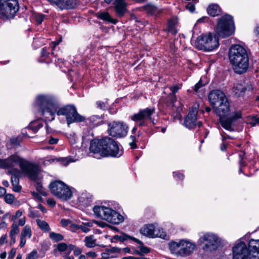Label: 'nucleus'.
<instances>
[{"label":"nucleus","mask_w":259,"mask_h":259,"mask_svg":"<svg viewBox=\"0 0 259 259\" xmlns=\"http://www.w3.org/2000/svg\"><path fill=\"white\" fill-rule=\"evenodd\" d=\"M90 151L95 158L98 159L105 157H119L123 153L118 143L108 137L91 141Z\"/></svg>","instance_id":"obj_1"},{"label":"nucleus","mask_w":259,"mask_h":259,"mask_svg":"<svg viewBox=\"0 0 259 259\" xmlns=\"http://www.w3.org/2000/svg\"><path fill=\"white\" fill-rule=\"evenodd\" d=\"M16 164L20 166L22 172L31 180H37L40 171L38 164L26 160L16 154L12 155L6 159H0V167L3 168H12Z\"/></svg>","instance_id":"obj_2"},{"label":"nucleus","mask_w":259,"mask_h":259,"mask_svg":"<svg viewBox=\"0 0 259 259\" xmlns=\"http://www.w3.org/2000/svg\"><path fill=\"white\" fill-rule=\"evenodd\" d=\"M35 104L38 112L47 120L52 121L59 108L57 99L50 94H40L35 98Z\"/></svg>","instance_id":"obj_3"},{"label":"nucleus","mask_w":259,"mask_h":259,"mask_svg":"<svg viewBox=\"0 0 259 259\" xmlns=\"http://www.w3.org/2000/svg\"><path fill=\"white\" fill-rule=\"evenodd\" d=\"M241 239L233 247V259H259V239H250L248 247Z\"/></svg>","instance_id":"obj_4"},{"label":"nucleus","mask_w":259,"mask_h":259,"mask_svg":"<svg viewBox=\"0 0 259 259\" xmlns=\"http://www.w3.org/2000/svg\"><path fill=\"white\" fill-rule=\"evenodd\" d=\"M229 58L233 70L237 74L245 73L249 66V58L246 50L241 46L234 45L230 49Z\"/></svg>","instance_id":"obj_5"},{"label":"nucleus","mask_w":259,"mask_h":259,"mask_svg":"<svg viewBox=\"0 0 259 259\" xmlns=\"http://www.w3.org/2000/svg\"><path fill=\"white\" fill-rule=\"evenodd\" d=\"M93 211L97 217L113 224H119L124 221L121 214L108 207L95 206L93 207Z\"/></svg>","instance_id":"obj_6"},{"label":"nucleus","mask_w":259,"mask_h":259,"mask_svg":"<svg viewBox=\"0 0 259 259\" xmlns=\"http://www.w3.org/2000/svg\"><path fill=\"white\" fill-rule=\"evenodd\" d=\"M199 236L197 243L202 245V248L204 251L211 252L216 250L219 247L221 239L217 234L212 232H201L199 234Z\"/></svg>","instance_id":"obj_7"},{"label":"nucleus","mask_w":259,"mask_h":259,"mask_svg":"<svg viewBox=\"0 0 259 259\" xmlns=\"http://www.w3.org/2000/svg\"><path fill=\"white\" fill-rule=\"evenodd\" d=\"M219 46L218 37L211 33L199 36L194 42V46L197 49L206 52L212 51L218 48Z\"/></svg>","instance_id":"obj_8"},{"label":"nucleus","mask_w":259,"mask_h":259,"mask_svg":"<svg viewBox=\"0 0 259 259\" xmlns=\"http://www.w3.org/2000/svg\"><path fill=\"white\" fill-rule=\"evenodd\" d=\"M235 30L233 17L229 15L222 16L218 22L216 32L223 38L227 37L232 35Z\"/></svg>","instance_id":"obj_9"},{"label":"nucleus","mask_w":259,"mask_h":259,"mask_svg":"<svg viewBox=\"0 0 259 259\" xmlns=\"http://www.w3.org/2000/svg\"><path fill=\"white\" fill-rule=\"evenodd\" d=\"M56 114L58 116H65L68 126L71 123L80 122L85 119L84 117L77 112L76 107L72 105L59 107Z\"/></svg>","instance_id":"obj_10"},{"label":"nucleus","mask_w":259,"mask_h":259,"mask_svg":"<svg viewBox=\"0 0 259 259\" xmlns=\"http://www.w3.org/2000/svg\"><path fill=\"white\" fill-rule=\"evenodd\" d=\"M50 189L54 196L63 200L70 199L72 196L69 187L62 181H56L51 183Z\"/></svg>","instance_id":"obj_11"},{"label":"nucleus","mask_w":259,"mask_h":259,"mask_svg":"<svg viewBox=\"0 0 259 259\" xmlns=\"http://www.w3.org/2000/svg\"><path fill=\"white\" fill-rule=\"evenodd\" d=\"M19 9L17 0H0V14L3 18H13Z\"/></svg>","instance_id":"obj_12"},{"label":"nucleus","mask_w":259,"mask_h":259,"mask_svg":"<svg viewBox=\"0 0 259 259\" xmlns=\"http://www.w3.org/2000/svg\"><path fill=\"white\" fill-rule=\"evenodd\" d=\"M140 233L148 238L156 237L167 239L168 236L163 230L160 228H156L154 224H148L143 225L140 229Z\"/></svg>","instance_id":"obj_13"},{"label":"nucleus","mask_w":259,"mask_h":259,"mask_svg":"<svg viewBox=\"0 0 259 259\" xmlns=\"http://www.w3.org/2000/svg\"><path fill=\"white\" fill-rule=\"evenodd\" d=\"M155 112V109H151L146 108L145 109L140 110L138 113L134 114L131 119L132 120L139 122V126H146L147 125V121L150 120L153 124L155 123L152 118L151 116Z\"/></svg>","instance_id":"obj_14"},{"label":"nucleus","mask_w":259,"mask_h":259,"mask_svg":"<svg viewBox=\"0 0 259 259\" xmlns=\"http://www.w3.org/2000/svg\"><path fill=\"white\" fill-rule=\"evenodd\" d=\"M127 128L123 122L112 121L108 123V133L112 137H123L126 135Z\"/></svg>","instance_id":"obj_15"},{"label":"nucleus","mask_w":259,"mask_h":259,"mask_svg":"<svg viewBox=\"0 0 259 259\" xmlns=\"http://www.w3.org/2000/svg\"><path fill=\"white\" fill-rule=\"evenodd\" d=\"M198 108V105H196L190 109L184 121V125L186 127L191 129L194 128L197 125L199 127L202 125V122L201 121H197V120Z\"/></svg>","instance_id":"obj_16"},{"label":"nucleus","mask_w":259,"mask_h":259,"mask_svg":"<svg viewBox=\"0 0 259 259\" xmlns=\"http://www.w3.org/2000/svg\"><path fill=\"white\" fill-rule=\"evenodd\" d=\"M241 116L242 113L240 111L234 112L230 117H220L221 124L226 130L233 131L234 130L232 126L234 125L235 121L240 118Z\"/></svg>","instance_id":"obj_17"},{"label":"nucleus","mask_w":259,"mask_h":259,"mask_svg":"<svg viewBox=\"0 0 259 259\" xmlns=\"http://www.w3.org/2000/svg\"><path fill=\"white\" fill-rule=\"evenodd\" d=\"M196 245L187 239L181 240L180 256H186L191 254L195 249Z\"/></svg>","instance_id":"obj_18"},{"label":"nucleus","mask_w":259,"mask_h":259,"mask_svg":"<svg viewBox=\"0 0 259 259\" xmlns=\"http://www.w3.org/2000/svg\"><path fill=\"white\" fill-rule=\"evenodd\" d=\"M227 98L225 94L219 90L211 91L208 95V100L213 107L221 103Z\"/></svg>","instance_id":"obj_19"},{"label":"nucleus","mask_w":259,"mask_h":259,"mask_svg":"<svg viewBox=\"0 0 259 259\" xmlns=\"http://www.w3.org/2000/svg\"><path fill=\"white\" fill-rule=\"evenodd\" d=\"M213 108L216 114L220 117H224L228 115L230 109V103L227 98L221 101V103L214 106Z\"/></svg>","instance_id":"obj_20"},{"label":"nucleus","mask_w":259,"mask_h":259,"mask_svg":"<svg viewBox=\"0 0 259 259\" xmlns=\"http://www.w3.org/2000/svg\"><path fill=\"white\" fill-rule=\"evenodd\" d=\"M51 5L57 6L60 9L74 8L77 5V0H47Z\"/></svg>","instance_id":"obj_21"},{"label":"nucleus","mask_w":259,"mask_h":259,"mask_svg":"<svg viewBox=\"0 0 259 259\" xmlns=\"http://www.w3.org/2000/svg\"><path fill=\"white\" fill-rule=\"evenodd\" d=\"M9 172L12 175L11 183L13 187V190L15 192H19L21 189V187L19 185L20 170L18 168H12L9 170Z\"/></svg>","instance_id":"obj_22"},{"label":"nucleus","mask_w":259,"mask_h":259,"mask_svg":"<svg viewBox=\"0 0 259 259\" xmlns=\"http://www.w3.org/2000/svg\"><path fill=\"white\" fill-rule=\"evenodd\" d=\"M114 5L117 15L119 17H122L126 11L124 0H115Z\"/></svg>","instance_id":"obj_23"},{"label":"nucleus","mask_w":259,"mask_h":259,"mask_svg":"<svg viewBox=\"0 0 259 259\" xmlns=\"http://www.w3.org/2000/svg\"><path fill=\"white\" fill-rule=\"evenodd\" d=\"M168 248L171 253L180 256L179 252L181 248V240L179 242L171 241L168 244Z\"/></svg>","instance_id":"obj_24"},{"label":"nucleus","mask_w":259,"mask_h":259,"mask_svg":"<svg viewBox=\"0 0 259 259\" xmlns=\"http://www.w3.org/2000/svg\"><path fill=\"white\" fill-rule=\"evenodd\" d=\"M96 16L102 20L107 21L109 23L115 24L117 20L113 19L108 12H99L96 14Z\"/></svg>","instance_id":"obj_25"},{"label":"nucleus","mask_w":259,"mask_h":259,"mask_svg":"<svg viewBox=\"0 0 259 259\" xmlns=\"http://www.w3.org/2000/svg\"><path fill=\"white\" fill-rule=\"evenodd\" d=\"M208 14L213 17L219 15L221 12V9L217 4L210 5L207 9Z\"/></svg>","instance_id":"obj_26"},{"label":"nucleus","mask_w":259,"mask_h":259,"mask_svg":"<svg viewBox=\"0 0 259 259\" xmlns=\"http://www.w3.org/2000/svg\"><path fill=\"white\" fill-rule=\"evenodd\" d=\"M79 202L82 205L88 206L92 202L91 196L87 193L81 194L78 198Z\"/></svg>","instance_id":"obj_27"},{"label":"nucleus","mask_w":259,"mask_h":259,"mask_svg":"<svg viewBox=\"0 0 259 259\" xmlns=\"http://www.w3.org/2000/svg\"><path fill=\"white\" fill-rule=\"evenodd\" d=\"M204 84H203L201 82V80H200L197 83L193 90L195 94H197L199 97H202L204 96Z\"/></svg>","instance_id":"obj_28"},{"label":"nucleus","mask_w":259,"mask_h":259,"mask_svg":"<svg viewBox=\"0 0 259 259\" xmlns=\"http://www.w3.org/2000/svg\"><path fill=\"white\" fill-rule=\"evenodd\" d=\"M142 9L146 11L148 14L151 15H155L158 12L157 8L155 5L151 4H147L143 7Z\"/></svg>","instance_id":"obj_29"},{"label":"nucleus","mask_w":259,"mask_h":259,"mask_svg":"<svg viewBox=\"0 0 259 259\" xmlns=\"http://www.w3.org/2000/svg\"><path fill=\"white\" fill-rule=\"evenodd\" d=\"M177 23V20L175 18L171 19L168 22V31L172 34H175L177 33V30L176 28Z\"/></svg>","instance_id":"obj_30"},{"label":"nucleus","mask_w":259,"mask_h":259,"mask_svg":"<svg viewBox=\"0 0 259 259\" xmlns=\"http://www.w3.org/2000/svg\"><path fill=\"white\" fill-rule=\"evenodd\" d=\"M245 91V88L241 83H237L233 87V92L238 96L242 95Z\"/></svg>","instance_id":"obj_31"},{"label":"nucleus","mask_w":259,"mask_h":259,"mask_svg":"<svg viewBox=\"0 0 259 259\" xmlns=\"http://www.w3.org/2000/svg\"><path fill=\"white\" fill-rule=\"evenodd\" d=\"M36 223L39 228L45 232H49L50 231V228L48 223L45 221L39 219L36 220Z\"/></svg>","instance_id":"obj_32"},{"label":"nucleus","mask_w":259,"mask_h":259,"mask_svg":"<svg viewBox=\"0 0 259 259\" xmlns=\"http://www.w3.org/2000/svg\"><path fill=\"white\" fill-rule=\"evenodd\" d=\"M85 245L87 247L93 248L96 246V240L93 235L87 236L84 238Z\"/></svg>","instance_id":"obj_33"},{"label":"nucleus","mask_w":259,"mask_h":259,"mask_svg":"<svg viewBox=\"0 0 259 259\" xmlns=\"http://www.w3.org/2000/svg\"><path fill=\"white\" fill-rule=\"evenodd\" d=\"M42 127V123L39 122L38 121H34L29 124L28 128L32 130L34 133H36L38 130Z\"/></svg>","instance_id":"obj_34"},{"label":"nucleus","mask_w":259,"mask_h":259,"mask_svg":"<svg viewBox=\"0 0 259 259\" xmlns=\"http://www.w3.org/2000/svg\"><path fill=\"white\" fill-rule=\"evenodd\" d=\"M131 239L139 244V247L140 248V252L144 253H146L149 252V249L148 247L144 246V244L142 241L135 237H131Z\"/></svg>","instance_id":"obj_35"},{"label":"nucleus","mask_w":259,"mask_h":259,"mask_svg":"<svg viewBox=\"0 0 259 259\" xmlns=\"http://www.w3.org/2000/svg\"><path fill=\"white\" fill-rule=\"evenodd\" d=\"M247 121L248 124L252 126L259 124V117L255 115H250L247 117Z\"/></svg>","instance_id":"obj_36"},{"label":"nucleus","mask_w":259,"mask_h":259,"mask_svg":"<svg viewBox=\"0 0 259 259\" xmlns=\"http://www.w3.org/2000/svg\"><path fill=\"white\" fill-rule=\"evenodd\" d=\"M49 237L54 242H59L64 239V236L59 233L54 232H51L49 234Z\"/></svg>","instance_id":"obj_37"},{"label":"nucleus","mask_w":259,"mask_h":259,"mask_svg":"<svg viewBox=\"0 0 259 259\" xmlns=\"http://www.w3.org/2000/svg\"><path fill=\"white\" fill-rule=\"evenodd\" d=\"M32 235V231L30 227L28 225H26L23 229L20 236L26 238L27 237L30 238Z\"/></svg>","instance_id":"obj_38"},{"label":"nucleus","mask_w":259,"mask_h":259,"mask_svg":"<svg viewBox=\"0 0 259 259\" xmlns=\"http://www.w3.org/2000/svg\"><path fill=\"white\" fill-rule=\"evenodd\" d=\"M89 120L94 125L97 126L100 124L102 121L101 118L98 115H93L89 118Z\"/></svg>","instance_id":"obj_39"},{"label":"nucleus","mask_w":259,"mask_h":259,"mask_svg":"<svg viewBox=\"0 0 259 259\" xmlns=\"http://www.w3.org/2000/svg\"><path fill=\"white\" fill-rule=\"evenodd\" d=\"M19 232L18 225L16 222H14L11 226V230L10 231V234L16 235Z\"/></svg>","instance_id":"obj_40"},{"label":"nucleus","mask_w":259,"mask_h":259,"mask_svg":"<svg viewBox=\"0 0 259 259\" xmlns=\"http://www.w3.org/2000/svg\"><path fill=\"white\" fill-rule=\"evenodd\" d=\"M91 226L92 224L91 223H88L87 224H84L79 226L78 229H80L83 232L87 233L90 231L89 227Z\"/></svg>","instance_id":"obj_41"},{"label":"nucleus","mask_w":259,"mask_h":259,"mask_svg":"<svg viewBox=\"0 0 259 259\" xmlns=\"http://www.w3.org/2000/svg\"><path fill=\"white\" fill-rule=\"evenodd\" d=\"M194 2V3H189L186 6V8L187 10H188L190 12L192 13L195 11V6L194 5L196 4L198 0H192Z\"/></svg>","instance_id":"obj_42"},{"label":"nucleus","mask_w":259,"mask_h":259,"mask_svg":"<svg viewBox=\"0 0 259 259\" xmlns=\"http://www.w3.org/2000/svg\"><path fill=\"white\" fill-rule=\"evenodd\" d=\"M244 155V152H242L239 155V158H240V160H239L240 168H239V172H242L241 167H243V166H245L246 165V163L243 161V156Z\"/></svg>","instance_id":"obj_43"},{"label":"nucleus","mask_w":259,"mask_h":259,"mask_svg":"<svg viewBox=\"0 0 259 259\" xmlns=\"http://www.w3.org/2000/svg\"><path fill=\"white\" fill-rule=\"evenodd\" d=\"M38 257L37 252L36 250H33L30 253H28L26 259H37Z\"/></svg>","instance_id":"obj_44"},{"label":"nucleus","mask_w":259,"mask_h":259,"mask_svg":"<svg viewBox=\"0 0 259 259\" xmlns=\"http://www.w3.org/2000/svg\"><path fill=\"white\" fill-rule=\"evenodd\" d=\"M57 249L60 252H63L66 250L68 248L67 244L65 243H60L57 244Z\"/></svg>","instance_id":"obj_45"},{"label":"nucleus","mask_w":259,"mask_h":259,"mask_svg":"<svg viewBox=\"0 0 259 259\" xmlns=\"http://www.w3.org/2000/svg\"><path fill=\"white\" fill-rule=\"evenodd\" d=\"M14 200V196L12 194H7L5 197V201L7 203L12 204Z\"/></svg>","instance_id":"obj_46"},{"label":"nucleus","mask_w":259,"mask_h":259,"mask_svg":"<svg viewBox=\"0 0 259 259\" xmlns=\"http://www.w3.org/2000/svg\"><path fill=\"white\" fill-rule=\"evenodd\" d=\"M130 138L132 140L131 142L129 143L132 149H134L137 148V145L136 143V137L134 136H131Z\"/></svg>","instance_id":"obj_47"},{"label":"nucleus","mask_w":259,"mask_h":259,"mask_svg":"<svg viewBox=\"0 0 259 259\" xmlns=\"http://www.w3.org/2000/svg\"><path fill=\"white\" fill-rule=\"evenodd\" d=\"M22 211H21L20 210H17L15 214L12 216V221H14L15 220H16L17 219L20 218L22 216Z\"/></svg>","instance_id":"obj_48"},{"label":"nucleus","mask_w":259,"mask_h":259,"mask_svg":"<svg viewBox=\"0 0 259 259\" xmlns=\"http://www.w3.org/2000/svg\"><path fill=\"white\" fill-rule=\"evenodd\" d=\"M56 65H58L60 67H62L63 64H65V62L63 59L57 58L55 60Z\"/></svg>","instance_id":"obj_49"},{"label":"nucleus","mask_w":259,"mask_h":259,"mask_svg":"<svg viewBox=\"0 0 259 259\" xmlns=\"http://www.w3.org/2000/svg\"><path fill=\"white\" fill-rule=\"evenodd\" d=\"M45 15L42 14H38L36 16V21L40 24L44 20Z\"/></svg>","instance_id":"obj_50"},{"label":"nucleus","mask_w":259,"mask_h":259,"mask_svg":"<svg viewBox=\"0 0 259 259\" xmlns=\"http://www.w3.org/2000/svg\"><path fill=\"white\" fill-rule=\"evenodd\" d=\"M97 107L101 109L104 110L106 108V106L105 103L104 102H103L101 101H98L97 102Z\"/></svg>","instance_id":"obj_51"},{"label":"nucleus","mask_w":259,"mask_h":259,"mask_svg":"<svg viewBox=\"0 0 259 259\" xmlns=\"http://www.w3.org/2000/svg\"><path fill=\"white\" fill-rule=\"evenodd\" d=\"M71 223V221L68 219H62L61 220V224L63 227L67 226Z\"/></svg>","instance_id":"obj_52"},{"label":"nucleus","mask_w":259,"mask_h":259,"mask_svg":"<svg viewBox=\"0 0 259 259\" xmlns=\"http://www.w3.org/2000/svg\"><path fill=\"white\" fill-rule=\"evenodd\" d=\"M131 237H131L130 236H128V235H126V236H117H117H115V238H117V239H118L121 242H123L125 240L127 239V238H130L131 239Z\"/></svg>","instance_id":"obj_53"},{"label":"nucleus","mask_w":259,"mask_h":259,"mask_svg":"<svg viewBox=\"0 0 259 259\" xmlns=\"http://www.w3.org/2000/svg\"><path fill=\"white\" fill-rule=\"evenodd\" d=\"M16 252V249L12 248L9 253V254L8 256V258L9 259H13L14 258V256L15 255Z\"/></svg>","instance_id":"obj_54"},{"label":"nucleus","mask_w":259,"mask_h":259,"mask_svg":"<svg viewBox=\"0 0 259 259\" xmlns=\"http://www.w3.org/2000/svg\"><path fill=\"white\" fill-rule=\"evenodd\" d=\"M47 202L48 204L51 207H54L55 206L56 202L53 199L49 198Z\"/></svg>","instance_id":"obj_55"},{"label":"nucleus","mask_w":259,"mask_h":259,"mask_svg":"<svg viewBox=\"0 0 259 259\" xmlns=\"http://www.w3.org/2000/svg\"><path fill=\"white\" fill-rule=\"evenodd\" d=\"M169 89L171 91L172 94H174L179 91V87L178 85H175L172 87H170Z\"/></svg>","instance_id":"obj_56"},{"label":"nucleus","mask_w":259,"mask_h":259,"mask_svg":"<svg viewBox=\"0 0 259 259\" xmlns=\"http://www.w3.org/2000/svg\"><path fill=\"white\" fill-rule=\"evenodd\" d=\"M7 242V235L6 234L3 235L0 238V244L2 245Z\"/></svg>","instance_id":"obj_57"},{"label":"nucleus","mask_w":259,"mask_h":259,"mask_svg":"<svg viewBox=\"0 0 259 259\" xmlns=\"http://www.w3.org/2000/svg\"><path fill=\"white\" fill-rule=\"evenodd\" d=\"M81 252H82V250L81 248H80L78 247H76V248L74 249V251H73L74 255L75 256H78L80 254H81Z\"/></svg>","instance_id":"obj_58"},{"label":"nucleus","mask_w":259,"mask_h":259,"mask_svg":"<svg viewBox=\"0 0 259 259\" xmlns=\"http://www.w3.org/2000/svg\"><path fill=\"white\" fill-rule=\"evenodd\" d=\"M120 250H121V249H120L118 247H112L111 248L108 249L107 251L108 252H119Z\"/></svg>","instance_id":"obj_59"},{"label":"nucleus","mask_w":259,"mask_h":259,"mask_svg":"<svg viewBox=\"0 0 259 259\" xmlns=\"http://www.w3.org/2000/svg\"><path fill=\"white\" fill-rule=\"evenodd\" d=\"M26 240L25 237H23L20 236V247L21 248L23 247L26 243Z\"/></svg>","instance_id":"obj_60"},{"label":"nucleus","mask_w":259,"mask_h":259,"mask_svg":"<svg viewBox=\"0 0 259 259\" xmlns=\"http://www.w3.org/2000/svg\"><path fill=\"white\" fill-rule=\"evenodd\" d=\"M87 255L89 257H91L93 258H95L97 256V254L95 252L90 251L87 253Z\"/></svg>","instance_id":"obj_61"},{"label":"nucleus","mask_w":259,"mask_h":259,"mask_svg":"<svg viewBox=\"0 0 259 259\" xmlns=\"http://www.w3.org/2000/svg\"><path fill=\"white\" fill-rule=\"evenodd\" d=\"M10 142L11 143L14 145L17 146L19 145V141L17 138H12L10 140Z\"/></svg>","instance_id":"obj_62"},{"label":"nucleus","mask_w":259,"mask_h":259,"mask_svg":"<svg viewBox=\"0 0 259 259\" xmlns=\"http://www.w3.org/2000/svg\"><path fill=\"white\" fill-rule=\"evenodd\" d=\"M58 141V139L56 138H54L53 137H51L49 140V143L50 144H55Z\"/></svg>","instance_id":"obj_63"},{"label":"nucleus","mask_w":259,"mask_h":259,"mask_svg":"<svg viewBox=\"0 0 259 259\" xmlns=\"http://www.w3.org/2000/svg\"><path fill=\"white\" fill-rule=\"evenodd\" d=\"M173 174H174V177H177L178 179L182 180L183 179V177H184L183 175L180 173L174 172Z\"/></svg>","instance_id":"obj_64"}]
</instances>
